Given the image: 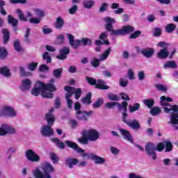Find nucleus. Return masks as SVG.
<instances>
[{"label": "nucleus", "instance_id": "nucleus-1", "mask_svg": "<svg viewBox=\"0 0 178 178\" xmlns=\"http://www.w3.org/2000/svg\"><path fill=\"white\" fill-rule=\"evenodd\" d=\"M104 22L106 23L104 25L105 29L111 33L110 35L111 36H123L127 35V34H131V33H134L135 29L134 26L130 25L124 26L120 29H113V24L116 23V21L113 18L106 17L104 18Z\"/></svg>", "mask_w": 178, "mask_h": 178}, {"label": "nucleus", "instance_id": "nucleus-2", "mask_svg": "<svg viewBox=\"0 0 178 178\" xmlns=\"http://www.w3.org/2000/svg\"><path fill=\"white\" fill-rule=\"evenodd\" d=\"M170 106V108L168 107L164 108V112L165 113H170V121L168 122V124H171L172 127L175 130H178V106L175 105H170L168 106Z\"/></svg>", "mask_w": 178, "mask_h": 178}, {"label": "nucleus", "instance_id": "nucleus-3", "mask_svg": "<svg viewBox=\"0 0 178 178\" xmlns=\"http://www.w3.org/2000/svg\"><path fill=\"white\" fill-rule=\"evenodd\" d=\"M66 35L68 38L69 44L73 49H78L81 44L84 47H86V45L91 47L92 44V40L88 38H83L81 40L78 39L74 40V35L72 34L67 33Z\"/></svg>", "mask_w": 178, "mask_h": 178}, {"label": "nucleus", "instance_id": "nucleus-4", "mask_svg": "<svg viewBox=\"0 0 178 178\" xmlns=\"http://www.w3.org/2000/svg\"><path fill=\"white\" fill-rule=\"evenodd\" d=\"M42 171L36 169L33 171V176L35 178H52L49 173L55 172V168L49 163H46L42 167Z\"/></svg>", "mask_w": 178, "mask_h": 178}, {"label": "nucleus", "instance_id": "nucleus-5", "mask_svg": "<svg viewBox=\"0 0 178 178\" xmlns=\"http://www.w3.org/2000/svg\"><path fill=\"white\" fill-rule=\"evenodd\" d=\"M55 83V79H51L49 81V83H44L42 82L43 91L42 92V98L52 99L54 98V93L56 91V86L54 84Z\"/></svg>", "mask_w": 178, "mask_h": 178}, {"label": "nucleus", "instance_id": "nucleus-6", "mask_svg": "<svg viewBox=\"0 0 178 178\" xmlns=\"http://www.w3.org/2000/svg\"><path fill=\"white\" fill-rule=\"evenodd\" d=\"M87 83L90 86H95L96 88L99 90H109V86L105 85L106 82L102 79H95L93 77L86 76V78Z\"/></svg>", "mask_w": 178, "mask_h": 178}, {"label": "nucleus", "instance_id": "nucleus-7", "mask_svg": "<svg viewBox=\"0 0 178 178\" xmlns=\"http://www.w3.org/2000/svg\"><path fill=\"white\" fill-rule=\"evenodd\" d=\"M170 44L161 41L157 44V47L162 48L159 52L157 53V58L159 59H168L169 57V50L168 47Z\"/></svg>", "mask_w": 178, "mask_h": 178}, {"label": "nucleus", "instance_id": "nucleus-8", "mask_svg": "<svg viewBox=\"0 0 178 178\" xmlns=\"http://www.w3.org/2000/svg\"><path fill=\"white\" fill-rule=\"evenodd\" d=\"M111 52H112V48L108 47L106 50L104 51V52L100 56L99 59L94 57L90 60V65L92 66V67H98L99 65H101L100 61L106 60L108 59V57L109 55H111Z\"/></svg>", "mask_w": 178, "mask_h": 178}, {"label": "nucleus", "instance_id": "nucleus-9", "mask_svg": "<svg viewBox=\"0 0 178 178\" xmlns=\"http://www.w3.org/2000/svg\"><path fill=\"white\" fill-rule=\"evenodd\" d=\"M81 134L92 143H95V141L99 139V133L97 129L83 130Z\"/></svg>", "mask_w": 178, "mask_h": 178}, {"label": "nucleus", "instance_id": "nucleus-10", "mask_svg": "<svg viewBox=\"0 0 178 178\" xmlns=\"http://www.w3.org/2000/svg\"><path fill=\"white\" fill-rule=\"evenodd\" d=\"M17 112L13 107L10 106H3L0 108L1 118H16Z\"/></svg>", "mask_w": 178, "mask_h": 178}, {"label": "nucleus", "instance_id": "nucleus-11", "mask_svg": "<svg viewBox=\"0 0 178 178\" xmlns=\"http://www.w3.org/2000/svg\"><path fill=\"white\" fill-rule=\"evenodd\" d=\"M81 156H83V158H88V159H91V161H94L95 165H104L106 162V159H105V158L101 157L92 152H85L81 154Z\"/></svg>", "mask_w": 178, "mask_h": 178}, {"label": "nucleus", "instance_id": "nucleus-12", "mask_svg": "<svg viewBox=\"0 0 178 178\" xmlns=\"http://www.w3.org/2000/svg\"><path fill=\"white\" fill-rule=\"evenodd\" d=\"M145 151L153 161H156L158 156H156V146L152 142H149L145 145Z\"/></svg>", "mask_w": 178, "mask_h": 178}, {"label": "nucleus", "instance_id": "nucleus-13", "mask_svg": "<svg viewBox=\"0 0 178 178\" xmlns=\"http://www.w3.org/2000/svg\"><path fill=\"white\" fill-rule=\"evenodd\" d=\"M127 114L124 115V118H122V122L132 130H140L141 129L140 122L136 119L127 120Z\"/></svg>", "mask_w": 178, "mask_h": 178}, {"label": "nucleus", "instance_id": "nucleus-14", "mask_svg": "<svg viewBox=\"0 0 178 178\" xmlns=\"http://www.w3.org/2000/svg\"><path fill=\"white\" fill-rule=\"evenodd\" d=\"M94 115V111H77L76 112V118L78 120L81 122H88L89 118H91Z\"/></svg>", "mask_w": 178, "mask_h": 178}, {"label": "nucleus", "instance_id": "nucleus-15", "mask_svg": "<svg viewBox=\"0 0 178 178\" xmlns=\"http://www.w3.org/2000/svg\"><path fill=\"white\" fill-rule=\"evenodd\" d=\"M8 134H16V129L8 124H3L0 127V136L3 137Z\"/></svg>", "mask_w": 178, "mask_h": 178}, {"label": "nucleus", "instance_id": "nucleus-16", "mask_svg": "<svg viewBox=\"0 0 178 178\" xmlns=\"http://www.w3.org/2000/svg\"><path fill=\"white\" fill-rule=\"evenodd\" d=\"M25 156L31 162H40L41 158L33 149H28L25 152Z\"/></svg>", "mask_w": 178, "mask_h": 178}, {"label": "nucleus", "instance_id": "nucleus-17", "mask_svg": "<svg viewBox=\"0 0 178 178\" xmlns=\"http://www.w3.org/2000/svg\"><path fill=\"white\" fill-rule=\"evenodd\" d=\"M65 144L67 145V147H68V148H72V149H73L78 154H81V155L82 154H86V150L80 148V147H79V145H77V143L72 140H65Z\"/></svg>", "mask_w": 178, "mask_h": 178}, {"label": "nucleus", "instance_id": "nucleus-18", "mask_svg": "<svg viewBox=\"0 0 178 178\" xmlns=\"http://www.w3.org/2000/svg\"><path fill=\"white\" fill-rule=\"evenodd\" d=\"M40 133L43 137H51V136H54V129H52L51 125H43Z\"/></svg>", "mask_w": 178, "mask_h": 178}, {"label": "nucleus", "instance_id": "nucleus-19", "mask_svg": "<svg viewBox=\"0 0 178 178\" xmlns=\"http://www.w3.org/2000/svg\"><path fill=\"white\" fill-rule=\"evenodd\" d=\"M42 82L38 81L35 84L34 88L31 90L32 95H34L35 97H38L40 95V93L41 92V95L42 94V91H44V88H42Z\"/></svg>", "mask_w": 178, "mask_h": 178}, {"label": "nucleus", "instance_id": "nucleus-20", "mask_svg": "<svg viewBox=\"0 0 178 178\" xmlns=\"http://www.w3.org/2000/svg\"><path fill=\"white\" fill-rule=\"evenodd\" d=\"M118 130H119L121 136H122L123 140H127V141L131 143V144H133V143H134V141L133 140V136H131V134H130V131H127V129H124L122 128H119Z\"/></svg>", "mask_w": 178, "mask_h": 178}, {"label": "nucleus", "instance_id": "nucleus-21", "mask_svg": "<svg viewBox=\"0 0 178 178\" xmlns=\"http://www.w3.org/2000/svg\"><path fill=\"white\" fill-rule=\"evenodd\" d=\"M60 54L56 56L59 60L67 59V55L70 54V48L68 47H63L59 50Z\"/></svg>", "mask_w": 178, "mask_h": 178}, {"label": "nucleus", "instance_id": "nucleus-22", "mask_svg": "<svg viewBox=\"0 0 178 178\" xmlns=\"http://www.w3.org/2000/svg\"><path fill=\"white\" fill-rule=\"evenodd\" d=\"M54 108L51 107L49 112L45 115V120L47 122V125L52 126L55 124V115H53Z\"/></svg>", "mask_w": 178, "mask_h": 178}, {"label": "nucleus", "instance_id": "nucleus-23", "mask_svg": "<svg viewBox=\"0 0 178 178\" xmlns=\"http://www.w3.org/2000/svg\"><path fill=\"white\" fill-rule=\"evenodd\" d=\"M31 81L29 79H23L22 81V84L19 86V90L23 92H26L31 88Z\"/></svg>", "mask_w": 178, "mask_h": 178}, {"label": "nucleus", "instance_id": "nucleus-24", "mask_svg": "<svg viewBox=\"0 0 178 178\" xmlns=\"http://www.w3.org/2000/svg\"><path fill=\"white\" fill-rule=\"evenodd\" d=\"M8 23L11 24L14 29L15 33H17V24H19V20L12 15L8 16Z\"/></svg>", "mask_w": 178, "mask_h": 178}, {"label": "nucleus", "instance_id": "nucleus-25", "mask_svg": "<svg viewBox=\"0 0 178 178\" xmlns=\"http://www.w3.org/2000/svg\"><path fill=\"white\" fill-rule=\"evenodd\" d=\"M129 103L127 102H122V104L117 102V108L118 111H124L122 113V118H124V115H127V106Z\"/></svg>", "mask_w": 178, "mask_h": 178}, {"label": "nucleus", "instance_id": "nucleus-26", "mask_svg": "<svg viewBox=\"0 0 178 178\" xmlns=\"http://www.w3.org/2000/svg\"><path fill=\"white\" fill-rule=\"evenodd\" d=\"M155 50L153 48H145L141 50V54L145 58H152L154 56Z\"/></svg>", "mask_w": 178, "mask_h": 178}, {"label": "nucleus", "instance_id": "nucleus-27", "mask_svg": "<svg viewBox=\"0 0 178 178\" xmlns=\"http://www.w3.org/2000/svg\"><path fill=\"white\" fill-rule=\"evenodd\" d=\"M64 26H65V20H63V18H62V17H58L56 19V22L54 23L55 29H56L57 30H62Z\"/></svg>", "mask_w": 178, "mask_h": 178}, {"label": "nucleus", "instance_id": "nucleus-28", "mask_svg": "<svg viewBox=\"0 0 178 178\" xmlns=\"http://www.w3.org/2000/svg\"><path fill=\"white\" fill-rule=\"evenodd\" d=\"M65 163L68 165L70 169H73V166L79 163V159L72 157H67V159H65Z\"/></svg>", "mask_w": 178, "mask_h": 178}, {"label": "nucleus", "instance_id": "nucleus-29", "mask_svg": "<svg viewBox=\"0 0 178 178\" xmlns=\"http://www.w3.org/2000/svg\"><path fill=\"white\" fill-rule=\"evenodd\" d=\"M163 69H177V63L175 60H168L163 65Z\"/></svg>", "mask_w": 178, "mask_h": 178}, {"label": "nucleus", "instance_id": "nucleus-30", "mask_svg": "<svg viewBox=\"0 0 178 178\" xmlns=\"http://www.w3.org/2000/svg\"><path fill=\"white\" fill-rule=\"evenodd\" d=\"M145 106H147L149 109H151L155 105V100L154 99H145L142 101Z\"/></svg>", "mask_w": 178, "mask_h": 178}, {"label": "nucleus", "instance_id": "nucleus-31", "mask_svg": "<svg viewBox=\"0 0 178 178\" xmlns=\"http://www.w3.org/2000/svg\"><path fill=\"white\" fill-rule=\"evenodd\" d=\"M1 33H3V44H8V42L10 38V33H9V31L8 30V29H2Z\"/></svg>", "mask_w": 178, "mask_h": 178}, {"label": "nucleus", "instance_id": "nucleus-32", "mask_svg": "<svg viewBox=\"0 0 178 178\" xmlns=\"http://www.w3.org/2000/svg\"><path fill=\"white\" fill-rule=\"evenodd\" d=\"M51 140H53L54 143H55L56 147L60 149H65L66 148V145H65V143H63V141H60L59 138H55L51 139Z\"/></svg>", "mask_w": 178, "mask_h": 178}, {"label": "nucleus", "instance_id": "nucleus-33", "mask_svg": "<svg viewBox=\"0 0 178 178\" xmlns=\"http://www.w3.org/2000/svg\"><path fill=\"white\" fill-rule=\"evenodd\" d=\"M64 90L65 91H67L65 95V99H70V98L73 97V90H74V88L70 86H65Z\"/></svg>", "mask_w": 178, "mask_h": 178}, {"label": "nucleus", "instance_id": "nucleus-34", "mask_svg": "<svg viewBox=\"0 0 178 178\" xmlns=\"http://www.w3.org/2000/svg\"><path fill=\"white\" fill-rule=\"evenodd\" d=\"M111 9H118L113 11V13L115 15H120V13H123V8H119V3H113L111 5Z\"/></svg>", "mask_w": 178, "mask_h": 178}, {"label": "nucleus", "instance_id": "nucleus-35", "mask_svg": "<svg viewBox=\"0 0 178 178\" xmlns=\"http://www.w3.org/2000/svg\"><path fill=\"white\" fill-rule=\"evenodd\" d=\"M62 73H63V68H57L52 72L54 79H60Z\"/></svg>", "mask_w": 178, "mask_h": 178}, {"label": "nucleus", "instance_id": "nucleus-36", "mask_svg": "<svg viewBox=\"0 0 178 178\" xmlns=\"http://www.w3.org/2000/svg\"><path fill=\"white\" fill-rule=\"evenodd\" d=\"M0 73L5 77H10L11 74L10 71L9 70V68L8 67H2L0 69Z\"/></svg>", "mask_w": 178, "mask_h": 178}, {"label": "nucleus", "instance_id": "nucleus-37", "mask_svg": "<svg viewBox=\"0 0 178 178\" xmlns=\"http://www.w3.org/2000/svg\"><path fill=\"white\" fill-rule=\"evenodd\" d=\"M16 13L18 15V19L21 20V22H27L29 20L22 10L17 9Z\"/></svg>", "mask_w": 178, "mask_h": 178}, {"label": "nucleus", "instance_id": "nucleus-38", "mask_svg": "<svg viewBox=\"0 0 178 178\" xmlns=\"http://www.w3.org/2000/svg\"><path fill=\"white\" fill-rule=\"evenodd\" d=\"M82 5L85 9H91L95 5V2L94 1H84Z\"/></svg>", "mask_w": 178, "mask_h": 178}, {"label": "nucleus", "instance_id": "nucleus-39", "mask_svg": "<svg viewBox=\"0 0 178 178\" xmlns=\"http://www.w3.org/2000/svg\"><path fill=\"white\" fill-rule=\"evenodd\" d=\"M72 92L74 95L75 99H79L80 97H81V94H83V92H81V88H78L72 89Z\"/></svg>", "mask_w": 178, "mask_h": 178}, {"label": "nucleus", "instance_id": "nucleus-40", "mask_svg": "<svg viewBox=\"0 0 178 178\" xmlns=\"http://www.w3.org/2000/svg\"><path fill=\"white\" fill-rule=\"evenodd\" d=\"M164 145L165 147V152H170L171 151H173V144H172V142L169 140L165 141Z\"/></svg>", "mask_w": 178, "mask_h": 178}, {"label": "nucleus", "instance_id": "nucleus-41", "mask_svg": "<svg viewBox=\"0 0 178 178\" xmlns=\"http://www.w3.org/2000/svg\"><path fill=\"white\" fill-rule=\"evenodd\" d=\"M102 105H104V99L98 98L97 100L93 103L92 108H94V109H98V108H101Z\"/></svg>", "mask_w": 178, "mask_h": 178}, {"label": "nucleus", "instance_id": "nucleus-42", "mask_svg": "<svg viewBox=\"0 0 178 178\" xmlns=\"http://www.w3.org/2000/svg\"><path fill=\"white\" fill-rule=\"evenodd\" d=\"M13 45L14 49H15V51H17V52H23L24 49L20 45V40H16L15 41H14Z\"/></svg>", "mask_w": 178, "mask_h": 178}, {"label": "nucleus", "instance_id": "nucleus-43", "mask_svg": "<svg viewBox=\"0 0 178 178\" xmlns=\"http://www.w3.org/2000/svg\"><path fill=\"white\" fill-rule=\"evenodd\" d=\"M50 159L52 161L54 165L59 163L60 158L55 153H50Z\"/></svg>", "mask_w": 178, "mask_h": 178}, {"label": "nucleus", "instance_id": "nucleus-44", "mask_svg": "<svg viewBox=\"0 0 178 178\" xmlns=\"http://www.w3.org/2000/svg\"><path fill=\"white\" fill-rule=\"evenodd\" d=\"M91 92H89L86 95L85 97L81 99V102L83 104H86V105H90L91 104Z\"/></svg>", "mask_w": 178, "mask_h": 178}, {"label": "nucleus", "instance_id": "nucleus-45", "mask_svg": "<svg viewBox=\"0 0 178 178\" xmlns=\"http://www.w3.org/2000/svg\"><path fill=\"white\" fill-rule=\"evenodd\" d=\"M30 28H27L26 30V33L24 35V42L26 44H30L31 42V40H30Z\"/></svg>", "mask_w": 178, "mask_h": 178}, {"label": "nucleus", "instance_id": "nucleus-46", "mask_svg": "<svg viewBox=\"0 0 178 178\" xmlns=\"http://www.w3.org/2000/svg\"><path fill=\"white\" fill-rule=\"evenodd\" d=\"M176 30V24H168L165 26L166 33H173Z\"/></svg>", "mask_w": 178, "mask_h": 178}, {"label": "nucleus", "instance_id": "nucleus-47", "mask_svg": "<svg viewBox=\"0 0 178 178\" xmlns=\"http://www.w3.org/2000/svg\"><path fill=\"white\" fill-rule=\"evenodd\" d=\"M161 112H162V111L158 106L153 107L150 109V113L152 114V116H156L159 115Z\"/></svg>", "mask_w": 178, "mask_h": 178}, {"label": "nucleus", "instance_id": "nucleus-48", "mask_svg": "<svg viewBox=\"0 0 178 178\" xmlns=\"http://www.w3.org/2000/svg\"><path fill=\"white\" fill-rule=\"evenodd\" d=\"M42 59H43V60H46L47 63H52V58L49 55V53L47 51H45L42 54Z\"/></svg>", "mask_w": 178, "mask_h": 178}, {"label": "nucleus", "instance_id": "nucleus-49", "mask_svg": "<svg viewBox=\"0 0 178 178\" xmlns=\"http://www.w3.org/2000/svg\"><path fill=\"white\" fill-rule=\"evenodd\" d=\"M129 108L130 113H134V112L140 109V104L136 103L135 104H134V106L130 104L129 106Z\"/></svg>", "mask_w": 178, "mask_h": 178}, {"label": "nucleus", "instance_id": "nucleus-50", "mask_svg": "<svg viewBox=\"0 0 178 178\" xmlns=\"http://www.w3.org/2000/svg\"><path fill=\"white\" fill-rule=\"evenodd\" d=\"M8 56V50L5 47H0V59H6Z\"/></svg>", "mask_w": 178, "mask_h": 178}, {"label": "nucleus", "instance_id": "nucleus-51", "mask_svg": "<svg viewBox=\"0 0 178 178\" xmlns=\"http://www.w3.org/2000/svg\"><path fill=\"white\" fill-rule=\"evenodd\" d=\"M154 87L158 90V91H163V92H166L168 91V87L161 83H156Z\"/></svg>", "mask_w": 178, "mask_h": 178}, {"label": "nucleus", "instance_id": "nucleus-52", "mask_svg": "<svg viewBox=\"0 0 178 178\" xmlns=\"http://www.w3.org/2000/svg\"><path fill=\"white\" fill-rule=\"evenodd\" d=\"M140 35H141V31H136L129 35V38L131 40H136V38H138Z\"/></svg>", "mask_w": 178, "mask_h": 178}, {"label": "nucleus", "instance_id": "nucleus-53", "mask_svg": "<svg viewBox=\"0 0 178 178\" xmlns=\"http://www.w3.org/2000/svg\"><path fill=\"white\" fill-rule=\"evenodd\" d=\"M108 7H109V4H108L107 3H102L99 9V13H104V12H106V10H108Z\"/></svg>", "mask_w": 178, "mask_h": 178}, {"label": "nucleus", "instance_id": "nucleus-54", "mask_svg": "<svg viewBox=\"0 0 178 178\" xmlns=\"http://www.w3.org/2000/svg\"><path fill=\"white\" fill-rule=\"evenodd\" d=\"M37 66H38V63L33 62L28 64V69L29 70H31V72H34V70L37 69Z\"/></svg>", "mask_w": 178, "mask_h": 178}, {"label": "nucleus", "instance_id": "nucleus-55", "mask_svg": "<svg viewBox=\"0 0 178 178\" xmlns=\"http://www.w3.org/2000/svg\"><path fill=\"white\" fill-rule=\"evenodd\" d=\"M165 149V143H159L156 146V151H159V152H162Z\"/></svg>", "mask_w": 178, "mask_h": 178}, {"label": "nucleus", "instance_id": "nucleus-56", "mask_svg": "<svg viewBox=\"0 0 178 178\" xmlns=\"http://www.w3.org/2000/svg\"><path fill=\"white\" fill-rule=\"evenodd\" d=\"M162 34V29L161 28L155 27L153 31V35L154 37H160Z\"/></svg>", "mask_w": 178, "mask_h": 178}, {"label": "nucleus", "instance_id": "nucleus-57", "mask_svg": "<svg viewBox=\"0 0 178 178\" xmlns=\"http://www.w3.org/2000/svg\"><path fill=\"white\" fill-rule=\"evenodd\" d=\"M108 98L111 101H119L120 99V97L119 96L113 94V93H110L108 95Z\"/></svg>", "mask_w": 178, "mask_h": 178}, {"label": "nucleus", "instance_id": "nucleus-58", "mask_svg": "<svg viewBox=\"0 0 178 178\" xmlns=\"http://www.w3.org/2000/svg\"><path fill=\"white\" fill-rule=\"evenodd\" d=\"M160 99V105L161 106H170V104L168 103V102L165 99V96H161Z\"/></svg>", "mask_w": 178, "mask_h": 178}, {"label": "nucleus", "instance_id": "nucleus-59", "mask_svg": "<svg viewBox=\"0 0 178 178\" xmlns=\"http://www.w3.org/2000/svg\"><path fill=\"white\" fill-rule=\"evenodd\" d=\"M119 83L120 87H127V85L129 84V81L124 78H120Z\"/></svg>", "mask_w": 178, "mask_h": 178}, {"label": "nucleus", "instance_id": "nucleus-60", "mask_svg": "<svg viewBox=\"0 0 178 178\" xmlns=\"http://www.w3.org/2000/svg\"><path fill=\"white\" fill-rule=\"evenodd\" d=\"M108 33H111V32L108 31L107 30L106 31L102 32L99 37V40H101L102 41H104V40H106L108 35Z\"/></svg>", "mask_w": 178, "mask_h": 178}, {"label": "nucleus", "instance_id": "nucleus-61", "mask_svg": "<svg viewBox=\"0 0 178 178\" xmlns=\"http://www.w3.org/2000/svg\"><path fill=\"white\" fill-rule=\"evenodd\" d=\"M42 31L43 34L47 35L51 34V33H52V29H49V28H48V26H44L42 29Z\"/></svg>", "mask_w": 178, "mask_h": 178}, {"label": "nucleus", "instance_id": "nucleus-62", "mask_svg": "<svg viewBox=\"0 0 178 178\" xmlns=\"http://www.w3.org/2000/svg\"><path fill=\"white\" fill-rule=\"evenodd\" d=\"M29 23L31 24H40L41 23V18L32 17L29 19Z\"/></svg>", "mask_w": 178, "mask_h": 178}, {"label": "nucleus", "instance_id": "nucleus-63", "mask_svg": "<svg viewBox=\"0 0 178 178\" xmlns=\"http://www.w3.org/2000/svg\"><path fill=\"white\" fill-rule=\"evenodd\" d=\"M39 72H49V67L45 64H42L39 67Z\"/></svg>", "mask_w": 178, "mask_h": 178}, {"label": "nucleus", "instance_id": "nucleus-64", "mask_svg": "<svg viewBox=\"0 0 178 178\" xmlns=\"http://www.w3.org/2000/svg\"><path fill=\"white\" fill-rule=\"evenodd\" d=\"M78 7L76 5H73L69 10H68V13L70 15H74L76 12H77Z\"/></svg>", "mask_w": 178, "mask_h": 178}]
</instances>
